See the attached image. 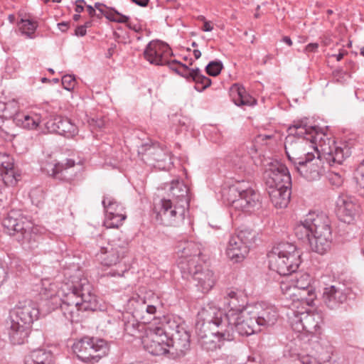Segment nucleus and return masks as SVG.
<instances>
[{
	"instance_id": "f257e3e1",
	"label": "nucleus",
	"mask_w": 364,
	"mask_h": 364,
	"mask_svg": "<svg viewBox=\"0 0 364 364\" xmlns=\"http://www.w3.org/2000/svg\"><path fill=\"white\" fill-rule=\"evenodd\" d=\"M289 134L285 139L284 149L288 160L294 168L303 163L309 156L314 154L309 151L313 147L318 152V147L327 162L341 164L351 154L350 148L345 143L338 144L318 131L314 126L309 125L307 118L294 120L288 128Z\"/></svg>"
},
{
	"instance_id": "f03ea898",
	"label": "nucleus",
	"mask_w": 364,
	"mask_h": 364,
	"mask_svg": "<svg viewBox=\"0 0 364 364\" xmlns=\"http://www.w3.org/2000/svg\"><path fill=\"white\" fill-rule=\"evenodd\" d=\"M58 296L60 300V311L71 323L80 321L81 313L95 311L99 307L93 287L86 278H73L63 284Z\"/></svg>"
},
{
	"instance_id": "7ed1b4c3",
	"label": "nucleus",
	"mask_w": 364,
	"mask_h": 364,
	"mask_svg": "<svg viewBox=\"0 0 364 364\" xmlns=\"http://www.w3.org/2000/svg\"><path fill=\"white\" fill-rule=\"evenodd\" d=\"M208 308L215 307L208 305L203 307L198 314V318L202 321L200 326L199 327V321L196 327L198 341L203 349L207 351H214L221 348L223 341H232V331L231 327H228V328L223 327L222 323L217 325L215 318H213V321L211 322L207 323L202 316V313Z\"/></svg>"
},
{
	"instance_id": "20e7f679",
	"label": "nucleus",
	"mask_w": 364,
	"mask_h": 364,
	"mask_svg": "<svg viewBox=\"0 0 364 364\" xmlns=\"http://www.w3.org/2000/svg\"><path fill=\"white\" fill-rule=\"evenodd\" d=\"M268 256L269 269L279 275L287 276L296 272L301 263V252L293 243L278 244Z\"/></svg>"
},
{
	"instance_id": "39448f33",
	"label": "nucleus",
	"mask_w": 364,
	"mask_h": 364,
	"mask_svg": "<svg viewBox=\"0 0 364 364\" xmlns=\"http://www.w3.org/2000/svg\"><path fill=\"white\" fill-rule=\"evenodd\" d=\"M6 232L21 244L33 245L38 237L33 231V224L21 210H11L3 220Z\"/></svg>"
},
{
	"instance_id": "423d86ee",
	"label": "nucleus",
	"mask_w": 364,
	"mask_h": 364,
	"mask_svg": "<svg viewBox=\"0 0 364 364\" xmlns=\"http://www.w3.org/2000/svg\"><path fill=\"white\" fill-rule=\"evenodd\" d=\"M129 242L127 240L114 239L106 247L100 248L97 257L104 266H116L117 269H111L106 273L107 277H122L128 269L122 263L123 258L128 252Z\"/></svg>"
},
{
	"instance_id": "0eeeda50",
	"label": "nucleus",
	"mask_w": 364,
	"mask_h": 364,
	"mask_svg": "<svg viewBox=\"0 0 364 364\" xmlns=\"http://www.w3.org/2000/svg\"><path fill=\"white\" fill-rule=\"evenodd\" d=\"M73 350L82 362L95 364L108 354L109 347L104 339L85 336L73 344Z\"/></svg>"
},
{
	"instance_id": "6e6552de",
	"label": "nucleus",
	"mask_w": 364,
	"mask_h": 364,
	"mask_svg": "<svg viewBox=\"0 0 364 364\" xmlns=\"http://www.w3.org/2000/svg\"><path fill=\"white\" fill-rule=\"evenodd\" d=\"M223 189V198L228 205L235 210L252 213L260 206L259 194L255 190L244 192L243 190Z\"/></svg>"
},
{
	"instance_id": "1a4fd4ad",
	"label": "nucleus",
	"mask_w": 364,
	"mask_h": 364,
	"mask_svg": "<svg viewBox=\"0 0 364 364\" xmlns=\"http://www.w3.org/2000/svg\"><path fill=\"white\" fill-rule=\"evenodd\" d=\"M188 208L173 202L171 199H161L159 203H155L154 213L156 219L166 226H179L185 218L186 210Z\"/></svg>"
},
{
	"instance_id": "9d476101",
	"label": "nucleus",
	"mask_w": 364,
	"mask_h": 364,
	"mask_svg": "<svg viewBox=\"0 0 364 364\" xmlns=\"http://www.w3.org/2000/svg\"><path fill=\"white\" fill-rule=\"evenodd\" d=\"M292 316L289 314L290 323L294 331L309 334H314L323 323V316L321 312L309 311L302 306L301 310H291Z\"/></svg>"
},
{
	"instance_id": "9b49d317",
	"label": "nucleus",
	"mask_w": 364,
	"mask_h": 364,
	"mask_svg": "<svg viewBox=\"0 0 364 364\" xmlns=\"http://www.w3.org/2000/svg\"><path fill=\"white\" fill-rule=\"evenodd\" d=\"M241 314H237L236 320L230 321V319L223 320V311L215 308H208L202 313V316L206 321L207 323L211 322L213 318H215L217 325L221 324L223 327L228 328H232V340L234 339L235 332L237 331L240 336H250L255 333L253 327L249 326L240 317Z\"/></svg>"
},
{
	"instance_id": "f8f14e48",
	"label": "nucleus",
	"mask_w": 364,
	"mask_h": 364,
	"mask_svg": "<svg viewBox=\"0 0 364 364\" xmlns=\"http://www.w3.org/2000/svg\"><path fill=\"white\" fill-rule=\"evenodd\" d=\"M356 296L351 287L345 284L337 283L323 289V301L324 304L331 310L338 309L346 303L352 296Z\"/></svg>"
},
{
	"instance_id": "ddd939ff",
	"label": "nucleus",
	"mask_w": 364,
	"mask_h": 364,
	"mask_svg": "<svg viewBox=\"0 0 364 364\" xmlns=\"http://www.w3.org/2000/svg\"><path fill=\"white\" fill-rule=\"evenodd\" d=\"M144 58L151 64L156 65H168L171 69V64L176 60H170L169 58L173 55V52L169 46L161 41L156 40L150 41L146 46L144 51Z\"/></svg>"
},
{
	"instance_id": "4468645a",
	"label": "nucleus",
	"mask_w": 364,
	"mask_h": 364,
	"mask_svg": "<svg viewBox=\"0 0 364 364\" xmlns=\"http://www.w3.org/2000/svg\"><path fill=\"white\" fill-rule=\"evenodd\" d=\"M127 305L132 314L144 325L152 320H156L157 306L146 297L139 294L134 295L128 300Z\"/></svg>"
},
{
	"instance_id": "2eb2a0df",
	"label": "nucleus",
	"mask_w": 364,
	"mask_h": 364,
	"mask_svg": "<svg viewBox=\"0 0 364 364\" xmlns=\"http://www.w3.org/2000/svg\"><path fill=\"white\" fill-rule=\"evenodd\" d=\"M171 70L178 75L185 77L187 80H191L195 82V89L198 92H203L209 87L212 83L211 80L202 74L201 70L198 68H189L185 64L179 61H174L171 65Z\"/></svg>"
},
{
	"instance_id": "dca6fc26",
	"label": "nucleus",
	"mask_w": 364,
	"mask_h": 364,
	"mask_svg": "<svg viewBox=\"0 0 364 364\" xmlns=\"http://www.w3.org/2000/svg\"><path fill=\"white\" fill-rule=\"evenodd\" d=\"M102 203L106 213L105 225L107 228H118L127 218L124 208L109 196H104Z\"/></svg>"
},
{
	"instance_id": "f3484780",
	"label": "nucleus",
	"mask_w": 364,
	"mask_h": 364,
	"mask_svg": "<svg viewBox=\"0 0 364 364\" xmlns=\"http://www.w3.org/2000/svg\"><path fill=\"white\" fill-rule=\"evenodd\" d=\"M40 314L39 309L36 302L30 299H25L18 301L13 310L11 316V320H16L18 322L31 327V324L38 319Z\"/></svg>"
},
{
	"instance_id": "a211bd4d",
	"label": "nucleus",
	"mask_w": 364,
	"mask_h": 364,
	"mask_svg": "<svg viewBox=\"0 0 364 364\" xmlns=\"http://www.w3.org/2000/svg\"><path fill=\"white\" fill-rule=\"evenodd\" d=\"M151 326L148 327L146 336L142 338V343L146 351L153 355H162L169 353L168 340L166 336L158 333L154 331Z\"/></svg>"
},
{
	"instance_id": "6ab92c4d",
	"label": "nucleus",
	"mask_w": 364,
	"mask_h": 364,
	"mask_svg": "<svg viewBox=\"0 0 364 364\" xmlns=\"http://www.w3.org/2000/svg\"><path fill=\"white\" fill-rule=\"evenodd\" d=\"M224 304L227 312L223 311V320H236L237 314H241L246 308L247 298L240 291L228 289L224 296Z\"/></svg>"
},
{
	"instance_id": "aec40b11",
	"label": "nucleus",
	"mask_w": 364,
	"mask_h": 364,
	"mask_svg": "<svg viewBox=\"0 0 364 364\" xmlns=\"http://www.w3.org/2000/svg\"><path fill=\"white\" fill-rule=\"evenodd\" d=\"M269 188H291V178L287 167L282 164L273 165L266 171Z\"/></svg>"
},
{
	"instance_id": "412c9836",
	"label": "nucleus",
	"mask_w": 364,
	"mask_h": 364,
	"mask_svg": "<svg viewBox=\"0 0 364 364\" xmlns=\"http://www.w3.org/2000/svg\"><path fill=\"white\" fill-rule=\"evenodd\" d=\"M309 157V159H305L303 163L294 168L301 176L307 181H317L321 178L323 171L320 154L318 153L317 157L314 154Z\"/></svg>"
},
{
	"instance_id": "4be33fe9",
	"label": "nucleus",
	"mask_w": 364,
	"mask_h": 364,
	"mask_svg": "<svg viewBox=\"0 0 364 364\" xmlns=\"http://www.w3.org/2000/svg\"><path fill=\"white\" fill-rule=\"evenodd\" d=\"M291 282L299 289L297 291L298 294L301 295L305 292L304 298H300L301 305L307 307L313 306L316 296L313 287L311 285V276L307 273H297L295 278L291 279Z\"/></svg>"
},
{
	"instance_id": "5701e85b",
	"label": "nucleus",
	"mask_w": 364,
	"mask_h": 364,
	"mask_svg": "<svg viewBox=\"0 0 364 364\" xmlns=\"http://www.w3.org/2000/svg\"><path fill=\"white\" fill-rule=\"evenodd\" d=\"M50 132L70 138L77 133V127L71 120L62 116H55L46 122Z\"/></svg>"
},
{
	"instance_id": "b1692460",
	"label": "nucleus",
	"mask_w": 364,
	"mask_h": 364,
	"mask_svg": "<svg viewBox=\"0 0 364 364\" xmlns=\"http://www.w3.org/2000/svg\"><path fill=\"white\" fill-rule=\"evenodd\" d=\"M180 329L168 340L171 354L178 357L183 356L190 350L191 346L190 333L185 328Z\"/></svg>"
},
{
	"instance_id": "393cba45",
	"label": "nucleus",
	"mask_w": 364,
	"mask_h": 364,
	"mask_svg": "<svg viewBox=\"0 0 364 364\" xmlns=\"http://www.w3.org/2000/svg\"><path fill=\"white\" fill-rule=\"evenodd\" d=\"M254 307L256 311V313H254V316H257L260 331L276 323L279 318V314L275 306L258 304Z\"/></svg>"
},
{
	"instance_id": "a878e982",
	"label": "nucleus",
	"mask_w": 364,
	"mask_h": 364,
	"mask_svg": "<svg viewBox=\"0 0 364 364\" xmlns=\"http://www.w3.org/2000/svg\"><path fill=\"white\" fill-rule=\"evenodd\" d=\"M310 223L312 229V235H321L328 237L332 235L331 220L324 213L316 214L309 213L307 215V223Z\"/></svg>"
},
{
	"instance_id": "bb28decb",
	"label": "nucleus",
	"mask_w": 364,
	"mask_h": 364,
	"mask_svg": "<svg viewBox=\"0 0 364 364\" xmlns=\"http://www.w3.org/2000/svg\"><path fill=\"white\" fill-rule=\"evenodd\" d=\"M124 336L128 339L143 338L148 328L138 320L132 314L123 319Z\"/></svg>"
},
{
	"instance_id": "cd10ccee",
	"label": "nucleus",
	"mask_w": 364,
	"mask_h": 364,
	"mask_svg": "<svg viewBox=\"0 0 364 364\" xmlns=\"http://www.w3.org/2000/svg\"><path fill=\"white\" fill-rule=\"evenodd\" d=\"M196 282V286L202 293H208L214 287L216 282V277L213 270L205 264L200 270L195 272V276L192 278Z\"/></svg>"
},
{
	"instance_id": "c85d7f7f",
	"label": "nucleus",
	"mask_w": 364,
	"mask_h": 364,
	"mask_svg": "<svg viewBox=\"0 0 364 364\" xmlns=\"http://www.w3.org/2000/svg\"><path fill=\"white\" fill-rule=\"evenodd\" d=\"M248 253L249 248L242 244L236 235L230 236L226 249V255L230 260L233 262H241Z\"/></svg>"
},
{
	"instance_id": "c756f323",
	"label": "nucleus",
	"mask_w": 364,
	"mask_h": 364,
	"mask_svg": "<svg viewBox=\"0 0 364 364\" xmlns=\"http://www.w3.org/2000/svg\"><path fill=\"white\" fill-rule=\"evenodd\" d=\"M151 326L154 328V331H157L158 333L166 336V338L168 340H170L173 334L177 333L178 331L181 330L180 328H185L170 316H164L158 325H151Z\"/></svg>"
},
{
	"instance_id": "7c9ffc66",
	"label": "nucleus",
	"mask_w": 364,
	"mask_h": 364,
	"mask_svg": "<svg viewBox=\"0 0 364 364\" xmlns=\"http://www.w3.org/2000/svg\"><path fill=\"white\" fill-rule=\"evenodd\" d=\"M29 332L30 326L23 325L16 320H11L9 336L12 344H23L27 341Z\"/></svg>"
},
{
	"instance_id": "2f4dec72",
	"label": "nucleus",
	"mask_w": 364,
	"mask_h": 364,
	"mask_svg": "<svg viewBox=\"0 0 364 364\" xmlns=\"http://www.w3.org/2000/svg\"><path fill=\"white\" fill-rule=\"evenodd\" d=\"M170 194L172 196V200L178 204L183 205L188 208L189 197L188 196V187L179 180H173L171 183L169 188Z\"/></svg>"
},
{
	"instance_id": "473e14b6",
	"label": "nucleus",
	"mask_w": 364,
	"mask_h": 364,
	"mask_svg": "<svg viewBox=\"0 0 364 364\" xmlns=\"http://www.w3.org/2000/svg\"><path fill=\"white\" fill-rule=\"evenodd\" d=\"M199 257L178 260V267L181 270L183 278L189 280L195 276V272H200L205 264L199 263Z\"/></svg>"
},
{
	"instance_id": "72a5a7b5",
	"label": "nucleus",
	"mask_w": 364,
	"mask_h": 364,
	"mask_svg": "<svg viewBox=\"0 0 364 364\" xmlns=\"http://www.w3.org/2000/svg\"><path fill=\"white\" fill-rule=\"evenodd\" d=\"M291 188H269L270 200L277 208H286L290 200Z\"/></svg>"
},
{
	"instance_id": "f704fd0d",
	"label": "nucleus",
	"mask_w": 364,
	"mask_h": 364,
	"mask_svg": "<svg viewBox=\"0 0 364 364\" xmlns=\"http://www.w3.org/2000/svg\"><path fill=\"white\" fill-rule=\"evenodd\" d=\"M280 289L284 299L292 301L291 304H289L291 309H299L301 305L300 298H304V293L301 295L298 294L299 289L294 286V283L291 284L288 281H282L280 284Z\"/></svg>"
},
{
	"instance_id": "c9c22d12",
	"label": "nucleus",
	"mask_w": 364,
	"mask_h": 364,
	"mask_svg": "<svg viewBox=\"0 0 364 364\" xmlns=\"http://www.w3.org/2000/svg\"><path fill=\"white\" fill-rule=\"evenodd\" d=\"M25 364H55L53 354L45 349L33 350L26 357Z\"/></svg>"
},
{
	"instance_id": "e433bc0d",
	"label": "nucleus",
	"mask_w": 364,
	"mask_h": 364,
	"mask_svg": "<svg viewBox=\"0 0 364 364\" xmlns=\"http://www.w3.org/2000/svg\"><path fill=\"white\" fill-rule=\"evenodd\" d=\"M177 254L181 259L200 257L201 252L198 245L191 241L180 242L177 245Z\"/></svg>"
},
{
	"instance_id": "4c0bfd02",
	"label": "nucleus",
	"mask_w": 364,
	"mask_h": 364,
	"mask_svg": "<svg viewBox=\"0 0 364 364\" xmlns=\"http://www.w3.org/2000/svg\"><path fill=\"white\" fill-rule=\"evenodd\" d=\"M313 240L311 239L309 243L313 251L320 254H326L330 249L332 242V235L328 237L321 235H312Z\"/></svg>"
},
{
	"instance_id": "58836bf2",
	"label": "nucleus",
	"mask_w": 364,
	"mask_h": 364,
	"mask_svg": "<svg viewBox=\"0 0 364 364\" xmlns=\"http://www.w3.org/2000/svg\"><path fill=\"white\" fill-rule=\"evenodd\" d=\"M231 97L234 103L237 106L250 105L255 100L248 95L242 86L235 85L231 89Z\"/></svg>"
},
{
	"instance_id": "ea45409f",
	"label": "nucleus",
	"mask_w": 364,
	"mask_h": 364,
	"mask_svg": "<svg viewBox=\"0 0 364 364\" xmlns=\"http://www.w3.org/2000/svg\"><path fill=\"white\" fill-rule=\"evenodd\" d=\"M337 205L340 213L350 220L355 216L358 206L350 198L347 196L339 197L337 200Z\"/></svg>"
},
{
	"instance_id": "a19ab883",
	"label": "nucleus",
	"mask_w": 364,
	"mask_h": 364,
	"mask_svg": "<svg viewBox=\"0 0 364 364\" xmlns=\"http://www.w3.org/2000/svg\"><path fill=\"white\" fill-rule=\"evenodd\" d=\"M14 120L17 125L28 129H36L40 123V118L36 114H26L23 113L16 114Z\"/></svg>"
},
{
	"instance_id": "79ce46f5",
	"label": "nucleus",
	"mask_w": 364,
	"mask_h": 364,
	"mask_svg": "<svg viewBox=\"0 0 364 364\" xmlns=\"http://www.w3.org/2000/svg\"><path fill=\"white\" fill-rule=\"evenodd\" d=\"M295 236L301 240H306L310 242L312 236V229L310 223H307V217L304 221L296 224L294 228Z\"/></svg>"
},
{
	"instance_id": "37998d69",
	"label": "nucleus",
	"mask_w": 364,
	"mask_h": 364,
	"mask_svg": "<svg viewBox=\"0 0 364 364\" xmlns=\"http://www.w3.org/2000/svg\"><path fill=\"white\" fill-rule=\"evenodd\" d=\"M41 169L55 178L59 180H63L65 178L64 171H66V168H63V164L48 163L42 166Z\"/></svg>"
},
{
	"instance_id": "c03bdc74",
	"label": "nucleus",
	"mask_w": 364,
	"mask_h": 364,
	"mask_svg": "<svg viewBox=\"0 0 364 364\" xmlns=\"http://www.w3.org/2000/svg\"><path fill=\"white\" fill-rule=\"evenodd\" d=\"M145 150L147 151V154L156 161L159 162L170 160L168 151L164 150L159 146L150 145L148 146Z\"/></svg>"
},
{
	"instance_id": "a18cd8bd",
	"label": "nucleus",
	"mask_w": 364,
	"mask_h": 364,
	"mask_svg": "<svg viewBox=\"0 0 364 364\" xmlns=\"http://www.w3.org/2000/svg\"><path fill=\"white\" fill-rule=\"evenodd\" d=\"M254 313H256L255 307H248L242 311L240 314V317L249 326L253 327L255 333H257L260 331V327L257 322V316H254Z\"/></svg>"
},
{
	"instance_id": "49530a36",
	"label": "nucleus",
	"mask_w": 364,
	"mask_h": 364,
	"mask_svg": "<svg viewBox=\"0 0 364 364\" xmlns=\"http://www.w3.org/2000/svg\"><path fill=\"white\" fill-rule=\"evenodd\" d=\"M38 26V23L36 21L31 20L29 18L21 19L20 30L22 33L25 35L28 38H34L35 32Z\"/></svg>"
},
{
	"instance_id": "de8ad7c7",
	"label": "nucleus",
	"mask_w": 364,
	"mask_h": 364,
	"mask_svg": "<svg viewBox=\"0 0 364 364\" xmlns=\"http://www.w3.org/2000/svg\"><path fill=\"white\" fill-rule=\"evenodd\" d=\"M256 235V232L250 229L241 230L236 234V236L242 242V244L247 246L249 249L250 245L255 242Z\"/></svg>"
},
{
	"instance_id": "09e8293b",
	"label": "nucleus",
	"mask_w": 364,
	"mask_h": 364,
	"mask_svg": "<svg viewBox=\"0 0 364 364\" xmlns=\"http://www.w3.org/2000/svg\"><path fill=\"white\" fill-rule=\"evenodd\" d=\"M0 175L4 183L7 186L16 185L18 181L17 177L19 176V175L16 174L14 168L6 171H1Z\"/></svg>"
},
{
	"instance_id": "8fccbe9b",
	"label": "nucleus",
	"mask_w": 364,
	"mask_h": 364,
	"mask_svg": "<svg viewBox=\"0 0 364 364\" xmlns=\"http://www.w3.org/2000/svg\"><path fill=\"white\" fill-rule=\"evenodd\" d=\"M223 68V65L220 60L210 61L205 67V71L208 75L210 76H217L218 75L222 69Z\"/></svg>"
},
{
	"instance_id": "3c124183",
	"label": "nucleus",
	"mask_w": 364,
	"mask_h": 364,
	"mask_svg": "<svg viewBox=\"0 0 364 364\" xmlns=\"http://www.w3.org/2000/svg\"><path fill=\"white\" fill-rule=\"evenodd\" d=\"M328 180L329 183L335 186V187H340L344 181V176L343 174L339 173V172H335V171H329L327 175Z\"/></svg>"
},
{
	"instance_id": "603ef678",
	"label": "nucleus",
	"mask_w": 364,
	"mask_h": 364,
	"mask_svg": "<svg viewBox=\"0 0 364 364\" xmlns=\"http://www.w3.org/2000/svg\"><path fill=\"white\" fill-rule=\"evenodd\" d=\"M30 197L33 203H36L38 205L39 203L43 202L45 199V193L43 189L36 188L31 191Z\"/></svg>"
},
{
	"instance_id": "864d4df0",
	"label": "nucleus",
	"mask_w": 364,
	"mask_h": 364,
	"mask_svg": "<svg viewBox=\"0 0 364 364\" xmlns=\"http://www.w3.org/2000/svg\"><path fill=\"white\" fill-rule=\"evenodd\" d=\"M61 81L64 89L68 91L73 90L75 86V77L74 75H65L63 76Z\"/></svg>"
},
{
	"instance_id": "5fc2aeb1",
	"label": "nucleus",
	"mask_w": 364,
	"mask_h": 364,
	"mask_svg": "<svg viewBox=\"0 0 364 364\" xmlns=\"http://www.w3.org/2000/svg\"><path fill=\"white\" fill-rule=\"evenodd\" d=\"M232 188H235V189H237V190H239L240 189V191L241 190H243L244 192H247V191L249 190H254L251 185L250 184L249 182H245V181H242V182H238L236 184H234V185H232L230 186H229L227 189H232Z\"/></svg>"
},
{
	"instance_id": "6e6d98bb",
	"label": "nucleus",
	"mask_w": 364,
	"mask_h": 364,
	"mask_svg": "<svg viewBox=\"0 0 364 364\" xmlns=\"http://www.w3.org/2000/svg\"><path fill=\"white\" fill-rule=\"evenodd\" d=\"M107 13L105 14V17L110 21H113V19L117 18V14L115 12H118L114 8L106 7Z\"/></svg>"
},
{
	"instance_id": "4d7b16f0",
	"label": "nucleus",
	"mask_w": 364,
	"mask_h": 364,
	"mask_svg": "<svg viewBox=\"0 0 364 364\" xmlns=\"http://www.w3.org/2000/svg\"><path fill=\"white\" fill-rule=\"evenodd\" d=\"M114 14H117V18L113 19V22L120 23H128V21L129 20V16L123 15V14H120L119 12H115Z\"/></svg>"
},
{
	"instance_id": "13d9d810",
	"label": "nucleus",
	"mask_w": 364,
	"mask_h": 364,
	"mask_svg": "<svg viewBox=\"0 0 364 364\" xmlns=\"http://www.w3.org/2000/svg\"><path fill=\"white\" fill-rule=\"evenodd\" d=\"M14 165V164L13 159L8 160L7 161H6V163H4L3 166H0V172L6 171L11 168H13Z\"/></svg>"
},
{
	"instance_id": "bf43d9fd",
	"label": "nucleus",
	"mask_w": 364,
	"mask_h": 364,
	"mask_svg": "<svg viewBox=\"0 0 364 364\" xmlns=\"http://www.w3.org/2000/svg\"><path fill=\"white\" fill-rule=\"evenodd\" d=\"M75 166V161L73 159H67V162L65 164H63V168H66V171H64L65 178L63 180H68L69 178L67 177L68 169L69 168L73 167Z\"/></svg>"
},
{
	"instance_id": "052dcab7",
	"label": "nucleus",
	"mask_w": 364,
	"mask_h": 364,
	"mask_svg": "<svg viewBox=\"0 0 364 364\" xmlns=\"http://www.w3.org/2000/svg\"><path fill=\"white\" fill-rule=\"evenodd\" d=\"M318 48V44L316 43H309L306 47H305V52L306 53H311V52H316Z\"/></svg>"
},
{
	"instance_id": "680f3d73",
	"label": "nucleus",
	"mask_w": 364,
	"mask_h": 364,
	"mask_svg": "<svg viewBox=\"0 0 364 364\" xmlns=\"http://www.w3.org/2000/svg\"><path fill=\"white\" fill-rule=\"evenodd\" d=\"M87 30L82 26H77L75 30V35L77 36L82 37L85 36Z\"/></svg>"
},
{
	"instance_id": "e2e57ef3",
	"label": "nucleus",
	"mask_w": 364,
	"mask_h": 364,
	"mask_svg": "<svg viewBox=\"0 0 364 364\" xmlns=\"http://www.w3.org/2000/svg\"><path fill=\"white\" fill-rule=\"evenodd\" d=\"M127 26L131 29V30H133L136 33H139V31H141V27L139 24L138 23H133L132 22H129L127 23Z\"/></svg>"
},
{
	"instance_id": "0e129e2a",
	"label": "nucleus",
	"mask_w": 364,
	"mask_h": 364,
	"mask_svg": "<svg viewBox=\"0 0 364 364\" xmlns=\"http://www.w3.org/2000/svg\"><path fill=\"white\" fill-rule=\"evenodd\" d=\"M6 275L7 272L5 267L0 263V284L5 280Z\"/></svg>"
},
{
	"instance_id": "69168bd1",
	"label": "nucleus",
	"mask_w": 364,
	"mask_h": 364,
	"mask_svg": "<svg viewBox=\"0 0 364 364\" xmlns=\"http://www.w3.org/2000/svg\"><path fill=\"white\" fill-rule=\"evenodd\" d=\"M301 363L302 364H316L314 361V359L309 355L303 356L301 358Z\"/></svg>"
},
{
	"instance_id": "338daca9",
	"label": "nucleus",
	"mask_w": 364,
	"mask_h": 364,
	"mask_svg": "<svg viewBox=\"0 0 364 364\" xmlns=\"http://www.w3.org/2000/svg\"><path fill=\"white\" fill-rule=\"evenodd\" d=\"M202 30L205 32L212 31L213 30V26L212 25L210 21H206L203 23Z\"/></svg>"
},
{
	"instance_id": "774afa93",
	"label": "nucleus",
	"mask_w": 364,
	"mask_h": 364,
	"mask_svg": "<svg viewBox=\"0 0 364 364\" xmlns=\"http://www.w3.org/2000/svg\"><path fill=\"white\" fill-rule=\"evenodd\" d=\"M90 124L92 126L97 127L101 129L104 126V122L100 119H92Z\"/></svg>"
}]
</instances>
